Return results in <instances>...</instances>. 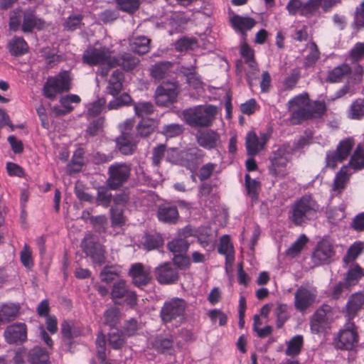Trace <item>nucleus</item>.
Returning <instances> with one entry per match:
<instances>
[{
    "label": "nucleus",
    "instance_id": "nucleus-15",
    "mask_svg": "<svg viewBox=\"0 0 364 364\" xmlns=\"http://www.w3.org/2000/svg\"><path fill=\"white\" fill-rule=\"evenodd\" d=\"M358 342V336L355 326L349 321L344 328L340 331L338 346L346 350L352 349Z\"/></svg>",
    "mask_w": 364,
    "mask_h": 364
},
{
    "label": "nucleus",
    "instance_id": "nucleus-64",
    "mask_svg": "<svg viewBox=\"0 0 364 364\" xmlns=\"http://www.w3.org/2000/svg\"><path fill=\"white\" fill-rule=\"evenodd\" d=\"M141 323H138L135 319L128 320L124 326V333L127 336H132L136 333L137 331L141 328Z\"/></svg>",
    "mask_w": 364,
    "mask_h": 364
},
{
    "label": "nucleus",
    "instance_id": "nucleus-12",
    "mask_svg": "<svg viewBox=\"0 0 364 364\" xmlns=\"http://www.w3.org/2000/svg\"><path fill=\"white\" fill-rule=\"evenodd\" d=\"M111 296L114 301L117 304L123 301L129 305H134L136 301L135 293L127 288L125 282L122 279L114 284Z\"/></svg>",
    "mask_w": 364,
    "mask_h": 364
},
{
    "label": "nucleus",
    "instance_id": "nucleus-21",
    "mask_svg": "<svg viewBox=\"0 0 364 364\" xmlns=\"http://www.w3.org/2000/svg\"><path fill=\"white\" fill-rule=\"evenodd\" d=\"M46 25V22L37 17L33 11L28 10L23 13L21 29L24 33L32 32L34 29H43Z\"/></svg>",
    "mask_w": 364,
    "mask_h": 364
},
{
    "label": "nucleus",
    "instance_id": "nucleus-27",
    "mask_svg": "<svg viewBox=\"0 0 364 364\" xmlns=\"http://www.w3.org/2000/svg\"><path fill=\"white\" fill-rule=\"evenodd\" d=\"M289 159V152L284 147L278 149L272 159V171L274 175L280 174V168L287 165Z\"/></svg>",
    "mask_w": 364,
    "mask_h": 364
},
{
    "label": "nucleus",
    "instance_id": "nucleus-7",
    "mask_svg": "<svg viewBox=\"0 0 364 364\" xmlns=\"http://www.w3.org/2000/svg\"><path fill=\"white\" fill-rule=\"evenodd\" d=\"M291 113V122L299 123L301 119L309 118L311 113V102L306 93L300 94L288 102Z\"/></svg>",
    "mask_w": 364,
    "mask_h": 364
},
{
    "label": "nucleus",
    "instance_id": "nucleus-6",
    "mask_svg": "<svg viewBox=\"0 0 364 364\" xmlns=\"http://www.w3.org/2000/svg\"><path fill=\"white\" fill-rule=\"evenodd\" d=\"M134 124L133 119H127L119 125L121 134L117 139V145L123 154H132L136 148V136L133 134Z\"/></svg>",
    "mask_w": 364,
    "mask_h": 364
},
{
    "label": "nucleus",
    "instance_id": "nucleus-60",
    "mask_svg": "<svg viewBox=\"0 0 364 364\" xmlns=\"http://www.w3.org/2000/svg\"><path fill=\"white\" fill-rule=\"evenodd\" d=\"M344 159H343L336 151H331L326 154V167L331 168L332 169L335 168L338 164L343 162Z\"/></svg>",
    "mask_w": 364,
    "mask_h": 364
},
{
    "label": "nucleus",
    "instance_id": "nucleus-25",
    "mask_svg": "<svg viewBox=\"0 0 364 364\" xmlns=\"http://www.w3.org/2000/svg\"><path fill=\"white\" fill-rule=\"evenodd\" d=\"M364 304V294L362 293H355L353 294L346 307V317L350 320L355 316L357 312L363 307Z\"/></svg>",
    "mask_w": 364,
    "mask_h": 364
},
{
    "label": "nucleus",
    "instance_id": "nucleus-3",
    "mask_svg": "<svg viewBox=\"0 0 364 364\" xmlns=\"http://www.w3.org/2000/svg\"><path fill=\"white\" fill-rule=\"evenodd\" d=\"M217 114V107L213 105H200L186 109L184 120L191 126L208 127Z\"/></svg>",
    "mask_w": 364,
    "mask_h": 364
},
{
    "label": "nucleus",
    "instance_id": "nucleus-33",
    "mask_svg": "<svg viewBox=\"0 0 364 364\" xmlns=\"http://www.w3.org/2000/svg\"><path fill=\"white\" fill-rule=\"evenodd\" d=\"M352 173V171H350V169L348 166H343L335 177L333 190L334 191L341 192L345 188V186Z\"/></svg>",
    "mask_w": 364,
    "mask_h": 364
},
{
    "label": "nucleus",
    "instance_id": "nucleus-10",
    "mask_svg": "<svg viewBox=\"0 0 364 364\" xmlns=\"http://www.w3.org/2000/svg\"><path fill=\"white\" fill-rule=\"evenodd\" d=\"M185 308L186 303L183 299L175 298L166 301L161 312L162 320L164 322H169L182 316Z\"/></svg>",
    "mask_w": 364,
    "mask_h": 364
},
{
    "label": "nucleus",
    "instance_id": "nucleus-63",
    "mask_svg": "<svg viewBox=\"0 0 364 364\" xmlns=\"http://www.w3.org/2000/svg\"><path fill=\"white\" fill-rule=\"evenodd\" d=\"M109 345L113 348H119L121 346H122L124 343L125 338L124 335L122 333H119L118 331H112L109 333V339H108Z\"/></svg>",
    "mask_w": 364,
    "mask_h": 364
},
{
    "label": "nucleus",
    "instance_id": "nucleus-24",
    "mask_svg": "<svg viewBox=\"0 0 364 364\" xmlns=\"http://www.w3.org/2000/svg\"><path fill=\"white\" fill-rule=\"evenodd\" d=\"M156 279L161 284H171L178 279V273L171 264L164 263L156 269Z\"/></svg>",
    "mask_w": 364,
    "mask_h": 364
},
{
    "label": "nucleus",
    "instance_id": "nucleus-49",
    "mask_svg": "<svg viewBox=\"0 0 364 364\" xmlns=\"http://www.w3.org/2000/svg\"><path fill=\"white\" fill-rule=\"evenodd\" d=\"M306 46L309 53L305 58L304 63L306 66H312L318 60L320 52L314 42L309 43Z\"/></svg>",
    "mask_w": 364,
    "mask_h": 364
},
{
    "label": "nucleus",
    "instance_id": "nucleus-9",
    "mask_svg": "<svg viewBox=\"0 0 364 364\" xmlns=\"http://www.w3.org/2000/svg\"><path fill=\"white\" fill-rule=\"evenodd\" d=\"M4 337L9 344H22L27 341V326L24 323H14L9 325Z\"/></svg>",
    "mask_w": 364,
    "mask_h": 364
},
{
    "label": "nucleus",
    "instance_id": "nucleus-41",
    "mask_svg": "<svg viewBox=\"0 0 364 364\" xmlns=\"http://www.w3.org/2000/svg\"><path fill=\"white\" fill-rule=\"evenodd\" d=\"M158 120L154 118L142 119L137 125V132L141 136H146L156 129Z\"/></svg>",
    "mask_w": 364,
    "mask_h": 364
},
{
    "label": "nucleus",
    "instance_id": "nucleus-11",
    "mask_svg": "<svg viewBox=\"0 0 364 364\" xmlns=\"http://www.w3.org/2000/svg\"><path fill=\"white\" fill-rule=\"evenodd\" d=\"M334 256V250L331 242L327 239L320 241L312 255L315 265H321L331 262Z\"/></svg>",
    "mask_w": 364,
    "mask_h": 364
},
{
    "label": "nucleus",
    "instance_id": "nucleus-37",
    "mask_svg": "<svg viewBox=\"0 0 364 364\" xmlns=\"http://www.w3.org/2000/svg\"><path fill=\"white\" fill-rule=\"evenodd\" d=\"M122 73L119 70H115L109 80L107 91L112 96L117 95L122 87Z\"/></svg>",
    "mask_w": 364,
    "mask_h": 364
},
{
    "label": "nucleus",
    "instance_id": "nucleus-54",
    "mask_svg": "<svg viewBox=\"0 0 364 364\" xmlns=\"http://www.w3.org/2000/svg\"><path fill=\"white\" fill-rule=\"evenodd\" d=\"M119 319V311L116 307L108 309L104 314V323L109 326H114Z\"/></svg>",
    "mask_w": 364,
    "mask_h": 364
},
{
    "label": "nucleus",
    "instance_id": "nucleus-16",
    "mask_svg": "<svg viewBox=\"0 0 364 364\" xmlns=\"http://www.w3.org/2000/svg\"><path fill=\"white\" fill-rule=\"evenodd\" d=\"M331 318L330 308L323 306L317 310L311 321V330L314 333L323 331L328 326Z\"/></svg>",
    "mask_w": 364,
    "mask_h": 364
},
{
    "label": "nucleus",
    "instance_id": "nucleus-39",
    "mask_svg": "<svg viewBox=\"0 0 364 364\" xmlns=\"http://www.w3.org/2000/svg\"><path fill=\"white\" fill-rule=\"evenodd\" d=\"M348 166L355 171L364 168V149L361 145L356 147Z\"/></svg>",
    "mask_w": 364,
    "mask_h": 364
},
{
    "label": "nucleus",
    "instance_id": "nucleus-44",
    "mask_svg": "<svg viewBox=\"0 0 364 364\" xmlns=\"http://www.w3.org/2000/svg\"><path fill=\"white\" fill-rule=\"evenodd\" d=\"M135 114L142 119L149 118L148 116L154 112V106L147 102H139L134 105Z\"/></svg>",
    "mask_w": 364,
    "mask_h": 364
},
{
    "label": "nucleus",
    "instance_id": "nucleus-51",
    "mask_svg": "<svg viewBox=\"0 0 364 364\" xmlns=\"http://www.w3.org/2000/svg\"><path fill=\"white\" fill-rule=\"evenodd\" d=\"M245 187L247 195L252 200L257 199L259 183L255 179H251L249 174L245 175Z\"/></svg>",
    "mask_w": 364,
    "mask_h": 364
},
{
    "label": "nucleus",
    "instance_id": "nucleus-18",
    "mask_svg": "<svg viewBox=\"0 0 364 364\" xmlns=\"http://www.w3.org/2000/svg\"><path fill=\"white\" fill-rule=\"evenodd\" d=\"M268 141V136L261 133L257 136L254 132H250L246 136V149L248 155L255 156L262 151Z\"/></svg>",
    "mask_w": 364,
    "mask_h": 364
},
{
    "label": "nucleus",
    "instance_id": "nucleus-61",
    "mask_svg": "<svg viewBox=\"0 0 364 364\" xmlns=\"http://www.w3.org/2000/svg\"><path fill=\"white\" fill-rule=\"evenodd\" d=\"M132 102L131 97L127 94H122L119 97L114 99L108 104L109 109H116L122 106L129 105Z\"/></svg>",
    "mask_w": 364,
    "mask_h": 364
},
{
    "label": "nucleus",
    "instance_id": "nucleus-52",
    "mask_svg": "<svg viewBox=\"0 0 364 364\" xmlns=\"http://www.w3.org/2000/svg\"><path fill=\"white\" fill-rule=\"evenodd\" d=\"M170 67L171 64L168 62L156 63L151 68V74L155 79H162L170 69Z\"/></svg>",
    "mask_w": 364,
    "mask_h": 364
},
{
    "label": "nucleus",
    "instance_id": "nucleus-58",
    "mask_svg": "<svg viewBox=\"0 0 364 364\" xmlns=\"http://www.w3.org/2000/svg\"><path fill=\"white\" fill-rule=\"evenodd\" d=\"M287 9L291 15L300 14L304 16V2L301 0H289L287 5Z\"/></svg>",
    "mask_w": 364,
    "mask_h": 364
},
{
    "label": "nucleus",
    "instance_id": "nucleus-38",
    "mask_svg": "<svg viewBox=\"0 0 364 364\" xmlns=\"http://www.w3.org/2000/svg\"><path fill=\"white\" fill-rule=\"evenodd\" d=\"M350 68L347 64L340 65L328 71L326 80L330 82H340L350 73Z\"/></svg>",
    "mask_w": 364,
    "mask_h": 364
},
{
    "label": "nucleus",
    "instance_id": "nucleus-47",
    "mask_svg": "<svg viewBox=\"0 0 364 364\" xmlns=\"http://www.w3.org/2000/svg\"><path fill=\"white\" fill-rule=\"evenodd\" d=\"M240 54L245 58L246 63L254 73L257 71V66L254 60L253 50L245 43H242L240 47Z\"/></svg>",
    "mask_w": 364,
    "mask_h": 364
},
{
    "label": "nucleus",
    "instance_id": "nucleus-20",
    "mask_svg": "<svg viewBox=\"0 0 364 364\" xmlns=\"http://www.w3.org/2000/svg\"><path fill=\"white\" fill-rule=\"evenodd\" d=\"M129 274L135 285L140 287L149 282L151 279V269L140 263L133 264L129 270Z\"/></svg>",
    "mask_w": 364,
    "mask_h": 364
},
{
    "label": "nucleus",
    "instance_id": "nucleus-43",
    "mask_svg": "<svg viewBox=\"0 0 364 364\" xmlns=\"http://www.w3.org/2000/svg\"><path fill=\"white\" fill-rule=\"evenodd\" d=\"M141 242L144 249L149 251L161 245L164 241L159 234H154L144 235L142 237Z\"/></svg>",
    "mask_w": 364,
    "mask_h": 364
},
{
    "label": "nucleus",
    "instance_id": "nucleus-26",
    "mask_svg": "<svg viewBox=\"0 0 364 364\" xmlns=\"http://www.w3.org/2000/svg\"><path fill=\"white\" fill-rule=\"evenodd\" d=\"M218 252L225 257V269L228 271L234 262V250L230 238L228 235H224L220 239Z\"/></svg>",
    "mask_w": 364,
    "mask_h": 364
},
{
    "label": "nucleus",
    "instance_id": "nucleus-45",
    "mask_svg": "<svg viewBox=\"0 0 364 364\" xmlns=\"http://www.w3.org/2000/svg\"><path fill=\"white\" fill-rule=\"evenodd\" d=\"M198 46L195 38L183 37L180 38L175 43V48L178 51L183 52L188 50H194Z\"/></svg>",
    "mask_w": 364,
    "mask_h": 364
},
{
    "label": "nucleus",
    "instance_id": "nucleus-59",
    "mask_svg": "<svg viewBox=\"0 0 364 364\" xmlns=\"http://www.w3.org/2000/svg\"><path fill=\"white\" fill-rule=\"evenodd\" d=\"M116 2L121 10L129 13H133L139 6V0H116Z\"/></svg>",
    "mask_w": 364,
    "mask_h": 364
},
{
    "label": "nucleus",
    "instance_id": "nucleus-42",
    "mask_svg": "<svg viewBox=\"0 0 364 364\" xmlns=\"http://www.w3.org/2000/svg\"><path fill=\"white\" fill-rule=\"evenodd\" d=\"M83 155L84 151L82 149H78L75 151L72 161L68 166V172H78L82 169L85 164Z\"/></svg>",
    "mask_w": 364,
    "mask_h": 364
},
{
    "label": "nucleus",
    "instance_id": "nucleus-2",
    "mask_svg": "<svg viewBox=\"0 0 364 364\" xmlns=\"http://www.w3.org/2000/svg\"><path fill=\"white\" fill-rule=\"evenodd\" d=\"M180 236L183 238H176L168 244V250L173 254L186 253L188 249V243L185 240L189 236H196L200 245L207 251L210 252L215 249L216 242V234L214 230L207 228H201L195 230L191 227H186L180 232Z\"/></svg>",
    "mask_w": 364,
    "mask_h": 364
},
{
    "label": "nucleus",
    "instance_id": "nucleus-4",
    "mask_svg": "<svg viewBox=\"0 0 364 364\" xmlns=\"http://www.w3.org/2000/svg\"><path fill=\"white\" fill-rule=\"evenodd\" d=\"M318 210V205L309 196L297 200L291 208L290 218L296 225H301L312 218Z\"/></svg>",
    "mask_w": 364,
    "mask_h": 364
},
{
    "label": "nucleus",
    "instance_id": "nucleus-17",
    "mask_svg": "<svg viewBox=\"0 0 364 364\" xmlns=\"http://www.w3.org/2000/svg\"><path fill=\"white\" fill-rule=\"evenodd\" d=\"M177 96L176 85L174 83L164 84L157 87L155 95L159 105L168 106Z\"/></svg>",
    "mask_w": 364,
    "mask_h": 364
},
{
    "label": "nucleus",
    "instance_id": "nucleus-8",
    "mask_svg": "<svg viewBox=\"0 0 364 364\" xmlns=\"http://www.w3.org/2000/svg\"><path fill=\"white\" fill-rule=\"evenodd\" d=\"M82 247L94 262L99 264L104 262V250L95 235H87L82 242Z\"/></svg>",
    "mask_w": 364,
    "mask_h": 364
},
{
    "label": "nucleus",
    "instance_id": "nucleus-36",
    "mask_svg": "<svg viewBox=\"0 0 364 364\" xmlns=\"http://www.w3.org/2000/svg\"><path fill=\"white\" fill-rule=\"evenodd\" d=\"M347 116L350 119L360 120L364 117V100L356 99L348 107Z\"/></svg>",
    "mask_w": 364,
    "mask_h": 364
},
{
    "label": "nucleus",
    "instance_id": "nucleus-5",
    "mask_svg": "<svg viewBox=\"0 0 364 364\" xmlns=\"http://www.w3.org/2000/svg\"><path fill=\"white\" fill-rule=\"evenodd\" d=\"M71 80L70 75L67 71L49 77L44 85L43 95L50 99L55 98L57 94L70 89Z\"/></svg>",
    "mask_w": 364,
    "mask_h": 364
},
{
    "label": "nucleus",
    "instance_id": "nucleus-32",
    "mask_svg": "<svg viewBox=\"0 0 364 364\" xmlns=\"http://www.w3.org/2000/svg\"><path fill=\"white\" fill-rule=\"evenodd\" d=\"M28 360L32 364H50L49 352L41 347H36L29 352Z\"/></svg>",
    "mask_w": 364,
    "mask_h": 364
},
{
    "label": "nucleus",
    "instance_id": "nucleus-13",
    "mask_svg": "<svg viewBox=\"0 0 364 364\" xmlns=\"http://www.w3.org/2000/svg\"><path fill=\"white\" fill-rule=\"evenodd\" d=\"M109 170L108 186L112 189H116L122 186L129 176V168L126 164H113Z\"/></svg>",
    "mask_w": 364,
    "mask_h": 364
},
{
    "label": "nucleus",
    "instance_id": "nucleus-28",
    "mask_svg": "<svg viewBox=\"0 0 364 364\" xmlns=\"http://www.w3.org/2000/svg\"><path fill=\"white\" fill-rule=\"evenodd\" d=\"M157 216L161 222L173 223L178 218V212L174 206L163 205L159 207Z\"/></svg>",
    "mask_w": 364,
    "mask_h": 364
},
{
    "label": "nucleus",
    "instance_id": "nucleus-14",
    "mask_svg": "<svg viewBox=\"0 0 364 364\" xmlns=\"http://www.w3.org/2000/svg\"><path fill=\"white\" fill-rule=\"evenodd\" d=\"M316 297V291L312 287H301L296 290L294 306L299 311H304L312 305Z\"/></svg>",
    "mask_w": 364,
    "mask_h": 364
},
{
    "label": "nucleus",
    "instance_id": "nucleus-23",
    "mask_svg": "<svg viewBox=\"0 0 364 364\" xmlns=\"http://www.w3.org/2000/svg\"><path fill=\"white\" fill-rule=\"evenodd\" d=\"M230 21L234 30L240 32L243 36L245 34V32L251 30L256 24L254 18L237 14L231 16Z\"/></svg>",
    "mask_w": 364,
    "mask_h": 364
},
{
    "label": "nucleus",
    "instance_id": "nucleus-50",
    "mask_svg": "<svg viewBox=\"0 0 364 364\" xmlns=\"http://www.w3.org/2000/svg\"><path fill=\"white\" fill-rule=\"evenodd\" d=\"M307 242V237L305 235H301L287 250V255L294 257L297 256Z\"/></svg>",
    "mask_w": 364,
    "mask_h": 364
},
{
    "label": "nucleus",
    "instance_id": "nucleus-46",
    "mask_svg": "<svg viewBox=\"0 0 364 364\" xmlns=\"http://www.w3.org/2000/svg\"><path fill=\"white\" fill-rule=\"evenodd\" d=\"M303 346V337L300 335L294 336L288 343L286 349V354L291 356L296 355L299 353Z\"/></svg>",
    "mask_w": 364,
    "mask_h": 364
},
{
    "label": "nucleus",
    "instance_id": "nucleus-55",
    "mask_svg": "<svg viewBox=\"0 0 364 364\" xmlns=\"http://www.w3.org/2000/svg\"><path fill=\"white\" fill-rule=\"evenodd\" d=\"M345 216L346 213L344 205H341L338 208L330 209L327 212V218L329 222L331 223H336L341 220L343 218H345Z\"/></svg>",
    "mask_w": 364,
    "mask_h": 364
},
{
    "label": "nucleus",
    "instance_id": "nucleus-1",
    "mask_svg": "<svg viewBox=\"0 0 364 364\" xmlns=\"http://www.w3.org/2000/svg\"><path fill=\"white\" fill-rule=\"evenodd\" d=\"M83 62L93 65H100L98 73L102 76L108 73V69L115 65L121 66L124 70H132L139 63V60L130 54H124L118 59H111V53L108 48L97 43L89 47L83 54Z\"/></svg>",
    "mask_w": 364,
    "mask_h": 364
},
{
    "label": "nucleus",
    "instance_id": "nucleus-62",
    "mask_svg": "<svg viewBox=\"0 0 364 364\" xmlns=\"http://www.w3.org/2000/svg\"><path fill=\"white\" fill-rule=\"evenodd\" d=\"M106 100L102 97L87 107V114L90 117H95L101 113L105 108Z\"/></svg>",
    "mask_w": 364,
    "mask_h": 364
},
{
    "label": "nucleus",
    "instance_id": "nucleus-19",
    "mask_svg": "<svg viewBox=\"0 0 364 364\" xmlns=\"http://www.w3.org/2000/svg\"><path fill=\"white\" fill-rule=\"evenodd\" d=\"M128 197L125 194H120L114 198V206L111 208L112 224L114 227H122L125 224V218L122 209L118 207L123 206L127 201Z\"/></svg>",
    "mask_w": 364,
    "mask_h": 364
},
{
    "label": "nucleus",
    "instance_id": "nucleus-57",
    "mask_svg": "<svg viewBox=\"0 0 364 364\" xmlns=\"http://www.w3.org/2000/svg\"><path fill=\"white\" fill-rule=\"evenodd\" d=\"M182 132L183 127L181 125L171 124L166 125L161 132L166 138H173L179 136Z\"/></svg>",
    "mask_w": 364,
    "mask_h": 364
},
{
    "label": "nucleus",
    "instance_id": "nucleus-29",
    "mask_svg": "<svg viewBox=\"0 0 364 364\" xmlns=\"http://www.w3.org/2000/svg\"><path fill=\"white\" fill-rule=\"evenodd\" d=\"M181 72L187 76V82L189 86L196 90L200 94L203 90L204 85L200 78L194 72V66L191 65L188 68H183Z\"/></svg>",
    "mask_w": 364,
    "mask_h": 364
},
{
    "label": "nucleus",
    "instance_id": "nucleus-30",
    "mask_svg": "<svg viewBox=\"0 0 364 364\" xmlns=\"http://www.w3.org/2000/svg\"><path fill=\"white\" fill-rule=\"evenodd\" d=\"M150 40L145 36H133L129 39L131 50L138 54H145L149 50Z\"/></svg>",
    "mask_w": 364,
    "mask_h": 364
},
{
    "label": "nucleus",
    "instance_id": "nucleus-35",
    "mask_svg": "<svg viewBox=\"0 0 364 364\" xmlns=\"http://www.w3.org/2000/svg\"><path fill=\"white\" fill-rule=\"evenodd\" d=\"M8 48L12 55H22L28 50V45L22 37H14L9 44Z\"/></svg>",
    "mask_w": 364,
    "mask_h": 364
},
{
    "label": "nucleus",
    "instance_id": "nucleus-34",
    "mask_svg": "<svg viewBox=\"0 0 364 364\" xmlns=\"http://www.w3.org/2000/svg\"><path fill=\"white\" fill-rule=\"evenodd\" d=\"M80 102V97L78 95L74 94L68 95L66 96L62 97L60 100L63 109L55 107L54 111L57 114H65L73 109V107L71 105V104H77Z\"/></svg>",
    "mask_w": 364,
    "mask_h": 364
},
{
    "label": "nucleus",
    "instance_id": "nucleus-22",
    "mask_svg": "<svg viewBox=\"0 0 364 364\" xmlns=\"http://www.w3.org/2000/svg\"><path fill=\"white\" fill-rule=\"evenodd\" d=\"M197 141L200 146L208 149L217 148L221 144L220 135L213 130L200 132L197 136Z\"/></svg>",
    "mask_w": 364,
    "mask_h": 364
},
{
    "label": "nucleus",
    "instance_id": "nucleus-56",
    "mask_svg": "<svg viewBox=\"0 0 364 364\" xmlns=\"http://www.w3.org/2000/svg\"><path fill=\"white\" fill-rule=\"evenodd\" d=\"M277 316V326L281 328L289 317L288 306L285 304H279L275 310Z\"/></svg>",
    "mask_w": 364,
    "mask_h": 364
},
{
    "label": "nucleus",
    "instance_id": "nucleus-31",
    "mask_svg": "<svg viewBox=\"0 0 364 364\" xmlns=\"http://www.w3.org/2000/svg\"><path fill=\"white\" fill-rule=\"evenodd\" d=\"M363 276L364 269L358 264H353L346 272L345 277L346 286L349 288L355 286Z\"/></svg>",
    "mask_w": 364,
    "mask_h": 364
},
{
    "label": "nucleus",
    "instance_id": "nucleus-53",
    "mask_svg": "<svg viewBox=\"0 0 364 364\" xmlns=\"http://www.w3.org/2000/svg\"><path fill=\"white\" fill-rule=\"evenodd\" d=\"M364 248V244L361 242H354L348 249L346 256L344 257L343 261L345 263L355 260L358 256L361 253Z\"/></svg>",
    "mask_w": 364,
    "mask_h": 364
},
{
    "label": "nucleus",
    "instance_id": "nucleus-40",
    "mask_svg": "<svg viewBox=\"0 0 364 364\" xmlns=\"http://www.w3.org/2000/svg\"><path fill=\"white\" fill-rule=\"evenodd\" d=\"M19 311V306L14 304H4L0 309V322H8L14 319Z\"/></svg>",
    "mask_w": 364,
    "mask_h": 364
},
{
    "label": "nucleus",
    "instance_id": "nucleus-48",
    "mask_svg": "<svg viewBox=\"0 0 364 364\" xmlns=\"http://www.w3.org/2000/svg\"><path fill=\"white\" fill-rule=\"evenodd\" d=\"M353 146V139L348 137L339 142L335 151L345 160L348 156Z\"/></svg>",
    "mask_w": 364,
    "mask_h": 364
}]
</instances>
